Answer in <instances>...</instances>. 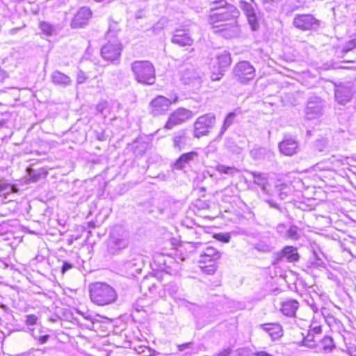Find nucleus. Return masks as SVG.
I'll return each instance as SVG.
<instances>
[{"label":"nucleus","mask_w":356,"mask_h":356,"mask_svg":"<svg viewBox=\"0 0 356 356\" xmlns=\"http://www.w3.org/2000/svg\"><path fill=\"white\" fill-rule=\"evenodd\" d=\"M239 16L240 11L235 6H227L216 12H209L208 22L214 33L225 38H234L241 33Z\"/></svg>","instance_id":"1"},{"label":"nucleus","mask_w":356,"mask_h":356,"mask_svg":"<svg viewBox=\"0 0 356 356\" xmlns=\"http://www.w3.org/2000/svg\"><path fill=\"white\" fill-rule=\"evenodd\" d=\"M89 293L91 301L99 306L112 304L118 297L115 290L104 282H95L90 284Z\"/></svg>","instance_id":"2"},{"label":"nucleus","mask_w":356,"mask_h":356,"mask_svg":"<svg viewBox=\"0 0 356 356\" xmlns=\"http://www.w3.org/2000/svg\"><path fill=\"white\" fill-rule=\"evenodd\" d=\"M131 71L135 81L140 84L152 86L156 81V70L149 60H135L131 64Z\"/></svg>","instance_id":"3"},{"label":"nucleus","mask_w":356,"mask_h":356,"mask_svg":"<svg viewBox=\"0 0 356 356\" xmlns=\"http://www.w3.org/2000/svg\"><path fill=\"white\" fill-rule=\"evenodd\" d=\"M129 245L128 232L121 226H114L111 232L108 242V251L112 254H118Z\"/></svg>","instance_id":"4"},{"label":"nucleus","mask_w":356,"mask_h":356,"mask_svg":"<svg viewBox=\"0 0 356 356\" xmlns=\"http://www.w3.org/2000/svg\"><path fill=\"white\" fill-rule=\"evenodd\" d=\"M216 124V117L212 113H207L197 118L193 124V136L200 138L208 136L209 129Z\"/></svg>","instance_id":"5"},{"label":"nucleus","mask_w":356,"mask_h":356,"mask_svg":"<svg viewBox=\"0 0 356 356\" xmlns=\"http://www.w3.org/2000/svg\"><path fill=\"white\" fill-rule=\"evenodd\" d=\"M356 92V83L351 81L340 83L334 86L335 100L341 105L350 102Z\"/></svg>","instance_id":"6"},{"label":"nucleus","mask_w":356,"mask_h":356,"mask_svg":"<svg viewBox=\"0 0 356 356\" xmlns=\"http://www.w3.org/2000/svg\"><path fill=\"white\" fill-rule=\"evenodd\" d=\"M293 24L302 31H315L320 27L321 21L312 14H296Z\"/></svg>","instance_id":"7"},{"label":"nucleus","mask_w":356,"mask_h":356,"mask_svg":"<svg viewBox=\"0 0 356 356\" xmlns=\"http://www.w3.org/2000/svg\"><path fill=\"white\" fill-rule=\"evenodd\" d=\"M233 76L237 81L247 83L255 76V69L248 61H241L234 67Z\"/></svg>","instance_id":"8"},{"label":"nucleus","mask_w":356,"mask_h":356,"mask_svg":"<svg viewBox=\"0 0 356 356\" xmlns=\"http://www.w3.org/2000/svg\"><path fill=\"white\" fill-rule=\"evenodd\" d=\"M122 50L121 42L118 39L114 38L102 47L101 55L105 60L114 62L119 59Z\"/></svg>","instance_id":"9"},{"label":"nucleus","mask_w":356,"mask_h":356,"mask_svg":"<svg viewBox=\"0 0 356 356\" xmlns=\"http://www.w3.org/2000/svg\"><path fill=\"white\" fill-rule=\"evenodd\" d=\"M177 101V97L172 101L163 96H158L152 99L149 104V113L154 116H159L164 114L169 110L172 102Z\"/></svg>","instance_id":"10"},{"label":"nucleus","mask_w":356,"mask_h":356,"mask_svg":"<svg viewBox=\"0 0 356 356\" xmlns=\"http://www.w3.org/2000/svg\"><path fill=\"white\" fill-rule=\"evenodd\" d=\"M172 147L175 151L181 152L192 145V138L186 129H180L172 136Z\"/></svg>","instance_id":"11"},{"label":"nucleus","mask_w":356,"mask_h":356,"mask_svg":"<svg viewBox=\"0 0 356 356\" xmlns=\"http://www.w3.org/2000/svg\"><path fill=\"white\" fill-rule=\"evenodd\" d=\"M323 108L324 103L319 97H310L305 111V118L308 120H313L320 117L323 114Z\"/></svg>","instance_id":"12"},{"label":"nucleus","mask_w":356,"mask_h":356,"mask_svg":"<svg viewBox=\"0 0 356 356\" xmlns=\"http://www.w3.org/2000/svg\"><path fill=\"white\" fill-rule=\"evenodd\" d=\"M300 259L297 248L293 246H285L281 251L275 252L273 264L276 265L286 260L287 262H296Z\"/></svg>","instance_id":"13"},{"label":"nucleus","mask_w":356,"mask_h":356,"mask_svg":"<svg viewBox=\"0 0 356 356\" xmlns=\"http://www.w3.org/2000/svg\"><path fill=\"white\" fill-rule=\"evenodd\" d=\"M193 115V112L191 111L179 108L170 115L165 127L168 129H171L175 126L182 124L187 120L191 119Z\"/></svg>","instance_id":"14"},{"label":"nucleus","mask_w":356,"mask_h":356,"mask_svg":"<svg viewBox=\"0 0 356 356\" xmlns=\"http://www.w3.org/2000/svg\"><path fill=\"white\" fill-rule=\"evenodd\" d=\"M231 56L229 52L223 51L216 56L215 63L218 65V73H213L211 76L212 81H218L223 76V72L231 64Z\"/></svg>","instance_id":"15"},{"label":"nucleus","mask_w":356,"mask_h":356,"mask_svg":"<svg viewBox=\"0 0 356 356\" xmlns=\"http://www.w3.org/2000/svg\"><path fill=\"white\" fill-rule=\"evenodd\" d=\"M240 8L246 16L251 29L252 31H257L259 27V24L254 6L247 1H241L240 3Z\"/></svg>","instance_id":"16"},{"label":"nucleus","mask_w":356,"mask_h":356,"mask_svg":"<svg viewBox=\"0 0 356 356\" xmlns=\"http://www.w3.org/2000/svg\"><path fill=\"white\" fill-rule=\"evenodd\" d=\"M91 15L92 12L90 8L86 7L81 8L72 20L71 26L74 29L82 27L88 23Z\"/></svg>","instance_id":"17"},{"label":"nucleus","mask_w":356,"mask_h":356,"mask_svg":"<svg viewBox=\"0 0 356 356\" xmlns=\"http://www.w3.org/2000/svg\"><path fill=\"white\" fill-rule=\"evenodd\" d=\"M199 154L197 152L191 151L182 154L174 163L173 168L177 170H183L191 162L198 159Z\"/></svg>","instance_id":"18"},{"label":"nucleus","mask_w":356,"mask_h":356,"mask_svg":"<svg viewBox=\"0 0 356 356\" xmlns=\"http://www.w3.org/2000/svg\"><path fill=\"white\" fill-rule=\"evenodd\" d=\"M280 151L286 156H292L297 153L299 147L298 142L291 138H285L279 144Z\"/></svg>","instance_id":"19"},{"label":"nucleus","mask_w":356,"mask_h":356,"mask_svg":"<svg viewBox=\"0 0 356 356\" xmlns=\"http://www.w3.org/2000/svg\"><path fill=\"white\" fill-rule=\"evenodd\" d=\"M172 43L181 47L191 46L193 42V38L189 35L186 30L177 29L171 39Z\"/></svg>","instance_id":"20"},{"label":"nucleus","mask_w":356,"mask_h":356,"mask_svg":"<svg viewBox=\"0 0 356 356\" xmlns=\"http://www.w3.org/2000/svg\"><path fill=\"white\" fill-rule=\"evenodd\" d=\"M221 257V253L212 246H207L200 254V263L214 262Z\"/></svg>","instance_id":"21"},{"label":"nucleus","mask_w":356,"mask_h":356,"mask_svg":"<svg viewBox=\"0 0 356 356\" xmlns=\"http://www.w3.org/2000/svg\"><path fill=\"white\" fill-rule=\"evenodd\" d=\"M252 248L260 253H269L274 250L272 238L264 236L252 245Z\"/></svg>","instance_id":"22"},{"label":"nucleus","mask_w":356,"mask_h":356,"mask_svg":"<svg viewBox=\"0 0 356 356\" xmlns=\"http://www.w3.org/2000/svg\"><path fill=\"white\" fill-rule=\"evenodd\" d=\"M51 80L54 85L62 88H66L70 86L72 82L69 76L58 70L51 73Z\"/></svg>","instance_id":"23"},{"label":"nucleus","mask_w":356,"mask_h":356,"mask_svg":"<svg viewBox=\"0 0 356 356\" xmlns=\"http://www.w3.org/2000/svg\"><path fill=\"white\" fill-rule=\"evenodd\" d=\"M182 81L185 85L192 86L198 88L202 83L199 74L194 70H187L182 75Z\"/></svg>","instance_id":"24"},{"label":"nucleus","mask_w":356,"mask_h":356,"mask_svg":"<svg viewBox=\"0 0 356 356\" xmlns=\"http://www.w3.org/2000/svg\"><path fill=\"white\" fill-rule=\"evenodd\" d=\"M260 327L268 334L272 340H275L282 336V328L278 323H264L261 324Z\"/></svg>","instance_id":"25"},{"label":"nucleus","mask_w":356,"mask_h":356,"mask_svg":"<svg viewBox=\"0 0 356 356\" xmlns=\"http://www.w3.org/2000/svg\"><path fill=\"white\" fill-rule=\"evenodd\" d=\"M250 155L253 159L256 161H261L265 159H270L273 156V152L265 147H254L250 151Z\"/></svg>","instance_id":"26"},{"label":"nucleus","mask_w":356,"mask_h":356,"mask_svg":"<svg viewBox=\"0 0 356 356\" xmlns=\"http://www.w3.org/2000/svg\"><path fill=\"white\" fill-rule=\"evenodd\" d=\"M299 307V302L295 300H289L282 304L281 312L284 315L293 317Z\"/></svg>","instance_id":"27"},{"label":"nucleus","mask_w":356,"mask_h":356,"mask_svg":"<svg viewBox=\"0 0 356 356\" xmlns=\"http://www.w3.org/2000/svg\"><path fill=\"white\" fill-rule=\"evenodd\" d=\"M27 172L29 174V176L30 177V179L33 182L39 181L41 178L46 177L47 175V172L42 168L38 170L28 168Z\"/></svg>","instance_id":"28"},{"label":"nucleus","mask_w":356,"mask_h":356,"mask_svg":"<svg viewBox=\"0 0 356 356\" xmlns=\"http://www.w3.org/2000/svg\"><path fill=\"white\" fill-rule=\"evenodd\" d=\"M250 174L253 177V181L254 184L262 187L264 189V186L268 183V177L266 174L257 172H250Z\"/></svg>","instance_id":"29"},{"label":"nucleus","mask_w":356,"mask_h":356,"mask_svg":"<svg viewBox=\"0 0 356 356\" xmlns=\"http://www.w3.org/2000/svg\"><path fill=\"white\" fill-rule=\"evenodd\" d=\"M215 169L217 172L221 174L227 175L234 177L239 170L234 166H227L222 164H218Z\"/></svg>","instance_id":"30"},{"label":"nucleus","mask_w":356,"mask_h":356,"mask_svg":"<svg viewBox=\"0 0 356 356\" xmlns=\"http://www.w3.org/2000/svg\"><path fill=\"white\" fill-rule=\"evenodd\" d=\"M80 314L83 316V317L85 319L90 321L91 325H88V327L91 330H95L97 328V325L101 321L100 318H104L103 317H102L99 315L92 316V314H88V312H86V313L81 312Z\"/></svg>","instance_id":"31"},{"label":"nucleus","mask_w":356,"mask_h":356,"mask_svg":"<svg viewBox=\"0 0 356 356\" xmlns=\"http://www.w3.org/2000/svg\"><path fill=\"white\" fill-rule=\"evenodd\" d=\"M236 115L237 114L235 112H231L226 116L220 131V136L223 135L226 130L233 124Z\"/></svg>","instance_id":"32"},{"label":"nucleus","mask_w":356,"mask_h":356,"mask_svg":"<svg viewBox=\"0 0 356 356\" xmlns=\"http://www.w3.org/2000/svg\"><path fill=\"white\" fill-rule=\"evenodd\" d=\"M39 27L42 33L47 36H51L54 35L56 31V29L54 26L49 22L44 21L40 22Z\"/></svg>","instance_id":"33"},{"label":"nucleus","mask_w":356,"mask_h":356,"mask_svg":"<svg viewBox=\"0 0 356 356\" xmlns=\"http://www.w3.org/2000/svg\"><path fill=\"white\" fill-rule=\"evenodd\" d=\"M321 344L323 350L327 353L332 352L335 348L332 338L327 336L321 339Z\"/></svg>","instance_id":"34"},{"label":"nucleus","mask_w":356,"mask_h":356,"mask_svg":"<svg viewBox=\"0 0 356 356\" xmlns=\"http://www.w3.org/2000/svg\"><path fill=\"white\" fill-rule=\"evenodd\" d=\"M17 191V189L15 186L0 181V193L8 195L12 193H16Z\"/></svg>","instance_id":"35"},{"label":"nucleus","mask_w":356,"mask_h":356,"mask_svg":"<svg viewBox=\"0 0 356 356\" xmlns=\"http://www.w3.org/2000/svg\"><path fill=\"white\" fill-rule=\"evenodd\" d=\"M31 331L32 337L35 340H38V342L40 344L45 343L48 341V339H49V334H40V333H41V330L40 329H38V330H31Z\"/></svg>","instance_id":"36"},{"label":"nucleus","mask_w":356,"mask_h":356,"mask_svg":"<svg viewBox=\"0 0 356 356\" xmlns=\"http://www.w3.org/2000/svg\"><path fill=\"white\" fill-rule=\"evenodd\" d=\"M211 5L213 6L210 8V12H216V10L225 8L227 6H233L232 4L227 3L226 0L214 1L211 3Z\"/></svg>","instance_id":"37"},{"label":"nucleus","mask_w":356,"mask_h":356,"mask_svg":"<svg viewBox=\"0 0 356 356\" xmlns=\"http://www.w3.org/2000/svg\"><path fill=\"white\" fill-rule=\"evenodd\" d=\"M298 228L296 225L290 226L289 229L286 232V236L293 240H297L299 238V235L298 234Z\"/></svg>","instance_id":"38"},{"label":"nucleus","mask_w":356,"mask_h":356,"mask_svg":"<svg viewBox=\"0 0 356 356\" xmlns=\"http://www.w3.org/2000/svg\"><path fill=\"white\" fill-rule=\"evenodd\" d=\"M215 238L224 243H229L230 241L231 236L228 233H219L215 235Z\"/></svg>","instance_id":"39"},{"label":"nucleus","mask_w":356,"mask_h":356,"mask_svg":"<svg viewBox=\"0 0 356 356\" xmlns=\"http://www.w3.org/2000/svg\"><path fill=\"white\" fill-rule=\"evenodd\" d=\"M304 343L307 347L312 348L315 346V343L314 341V334L309 332L307 335L304 339Z\"/></svg>","instance_id":"40"},{"label":"nucleus","mask_w":356,"mask_h":356,"mask_svg":"<svg viewBox=\"0 0 356 356\" xmlns=\"http://www.w3.org/2000/svg\"><path fill=\"white\" fill-rule=\"evenodd\" d=\"M38 322V317L35 314H29L26 316L25 323L28 325H36Z\"/></svg>","instance_id":"41"},{"label":"nucleus","mask_w":356,"mask_h":356,"mask_svg":"<svg viewBox=\"0 0 356 356\" xmlns=\"http://www.w3.org/2000/svg\"><path fill=\"white\" fill-rule=\"evenodd\" d=\"M322 332L321 326L318 325L316 323H312L310 325V329L309 332L314 334H320Z\"/></svg>","instance_id":"42"},{"label":"nucleus","mask_w":356,"mask_h":356,"mask_svg":"<svg viewBox=\"0 0 356 356\" xmlns=\"http://www.w3.org/2000/svg\"><path fill=\"white\" fill-rule=\"evenodd\" d=\"M87 79V76L85 72L82 70H79L76 75V83L77 84L83 83Z\"/></svg>","instance_id":"43"},{"label":"nucleus","mask_w":356,"mask_h":356,"mask_svg":"<svg viewBox=\"0 0 356 356\" xmlns=\"http://www.w3.org/2000/svg\"><path fill=\"white\" fill-rule=\"evenodd\" d=\"M108 107V103L106 102H102L97 105L96 111L98 113L104 115V111Z\"/></svg>","instance_id":"44"},{"label":"nucleus","mask_w":356,"mask_h":356,"mask_svg":"<svg viewBox=\"0 0 356 356\" xmlns=\"http://www.w3.org/2000/svg\"><path fill=\"white\" fill-rule=\"evenodd\" d=\"M193 346L192 342L185 343L177 346L179 351H184L186 349L191 348Z\"/></svg>","instance_id":"45"},{"label":"nucleus","mask_w":356,"mask_h":356,"mask_svg":"<svg viewBox=\"0 0 356 356\" xmlns=\"http://www.w3.org/2000/svg\"><path fill=\"white\" fill-rule=\"evenodd\" d=\"M73 267V265L68 263V262H63V266H62V268H61V271L63 273H65L66 271H67L68 270L72 268Z\"/></svg>","instance_id":"46"},{"label":"nucleus","mask_w":356,"mask_h":356,"mask_svg":"<svg viewBox=\"0 0 356 356\" xmlns=\"http://www.w3.org/2000/svg\"><path fill=\"white\" fill-rule=\"evenodd\" d=\"M232 353V350L230 348L224 349L222 351L220 352L216 356H229Z\"/></svg>","instance_id":"47"},{"label":"nucleus","mask_w":356,"mask_h":356,"mask_svg":"<svg viewBox=\"0 0 356 356\" xmlns=\"http://www.w3.org/2000/svg\"><path fill=\"white\" fill-rule=\"evenodd\" d=\"M350 356H356V346H350L348 348Z\"/></svg>","instance_id":"48"},{"label":"nucleus","mask_w":356,"mask_h":356,"mask_svg":"<svg viewBox=\"0 0 356 356\" xmlns=\"http://www.w3.org/2000/svg\"><path fill=\"white\" fill-rule=\"evenodd\" d=\"M267 202L270 207L279 209V205L273 200H268Z\"/></svg>","instance_id":"49"},{"label":"nucleus","mask_w":356,"mask_h":356,"mask_svg":"<svg viewBox=\"0 0 356 356\" xmlns=\"http://www.w3.org/2000/svg\"><path fill=\"white\" fill-rule=\"evenodd\" d=\"M97 138L100 141L106 140L104 133H99L97 135Z\"/></svg>","instance_id":"50"},{"label":"nucleus","mask_w":356,"mask_h":356,"mask_svg":"<svg viewBox=\"0 0 356 356\" xmlns=\"http://www.w3.org/2000/svg\"><path fill=\"white\" fill-rule=\"evenodd\" d=\"M209 273H213L215 272V268L213 266H211V268L209 270Z\"/></svg>","instance_id":"51"},{"label":"nucleus","mask_w":356,"mask_h":356,"mask_svg":"<svg viewBox=\"0 0 356 356\" xmlns=\"http://www.w3.org/2000/svg\"><path fill=\"white\" fill-rule=\"evenodd\" d=\"M19 29H11V30H10V33H11V34H14V33H16V31H17V30H19Z\"/></svg>","instance_id":"52"},{"label":"nucleus","mask_w":356,"mask_h":356,"mask_svg":"<svg viewBox=\"0 0 356 356\" xmlns=\"http://www.w3.org/2000/svg\"><path fill=\"white\" fill-rule=\"evenodd\" d=\"M194 247L197 248L199 245H200L202 243L197 242V243H193Z\"/></svg>","instance_id":"53"},{"label":"nucleus","mask_w":356,"mask_h":356,"mask_svg":"<svg viewBox=\"0 0 356 356\" xmlns=\"http://www.w3.org/2000/svg\"><path fill=\"white\" fill-rule=\"evenodd\" d=\"M127 265H128V266H131V265H136V264H134L133 261H131L128 262V263H127Z\"/></svg>","instance_id":"54"},{"label":"nucleus","mask_w":356,"mask_h":356,"mask_svg":"<svg viewBox=\"0 0 356 356\" xmlns=\"http://www.w3.org/2000/svg\"><path fill=\"white\" fill-rule=\"evenodd\" d=\"M312 309L314 312H316L318 311V308L316 307H313Z\"/></svg>","instance_id":"55"},{"label":"nucleus","mask_w":356,"mask_h":356,"mask_svg":"<svg viewBox=\"0 0 356 356\" xmlns=\"http://www.w3.org/2000/svg\"><path fill=\"white\" fill-rule=\"evenodd\" d=\"M227 147L229 148V149H232V146L229 145V143L227 145Z\"/></svg>","instance_id":"56"},{"label":"nucleus","mask_w":356,"mask_h":356,"mask_svg":"<svg viewBox=\"0 0 356 356\" xmlns=\"http://www.w3.org/2000/svg\"><path fill=\"white\" fill-rule=\"evenodd\" d=\"M95 1H97V2H101L103 0H95Z\"/></svg>","instance_id":"57"},{"label":"nucleus","mask_w":356,"mask_h":356,"mask_svg":"<svg viewBox=\"0 0 356 356\" xmlns=\"http://www.w3.org/2000/svg\"><path fill=\"white\" fill-rule=\"evenodd\" d=\"M109 35H110V33H107V37L108 38V37H109Z\"/></svg>","instance_id":"58"},{"label":"nucleus","mask_w":356,"mask_h":356,"mask_svg":"<svg viewBox=\"0 0 356 356\" xmlns=\"http://www.w3.org/2000/svg\"><path fill=\"white\" fill-rule=\"evenodd\" d=\"M19 356H29V355H19Z\"/></svg>","instance_id":"59"},{"label":"nucleus","mask_w":356,"mask_h":356,"mask_svg":"<svg viewBox=\"0 0 356 356\" xmlns=\"http://www.w3.org/2000/svg\"><path fill=\"white\" fill-rule=\"evenodd\" d=\"M236 356H241V354H240V353H238Z\"/></svg>","instance_id":"60"}]
</instances>
